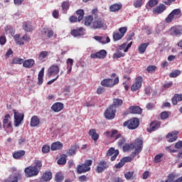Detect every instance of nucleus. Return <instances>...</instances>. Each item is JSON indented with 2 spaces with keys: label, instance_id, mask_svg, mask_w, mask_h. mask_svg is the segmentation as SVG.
<instances>
[{
  "label": "nucleus",
  "instance_id": "f257e3e1",
  "mask_svg": "<svg viewBox=\"0 0 182 182\" xmlns=\"http://www.w3.org/2000/svg\"><path fill=\"white\" fill-rule=\"evenodd\" d=\"M105 134H106L107 137H109L110 139H114V140H119L117 142V145L119 147H123V146L126 144V138L123 136L122 134L119 133V131L117 129L107 131Z\"/></svg>",
  "mask_w": 182,
  "mask_h": 182
},
{
  "label": "nucleus",
  "instance_id": "f03ea898",
  "mask_svg": "<svg viewBox=\"0 0 182 182\" xmlns=\"http://www.w3.org/2000/svg\"><path fill=\"white\" fill-rule=\"evenodd\" d=\"M139 149V152L143 150V140L141 139H135L132 144H126L123 146L124 151H129V150Z\"/></svg>",
  "mask_w": 182,
  "mask_h": 182
},
{
  "label": "nucleus",
  "instance_id": "7ed1b4c3",
  "mask_svg": "<svg viewBox=\"0 0 182 182\" xmlns=\"http://www.w3.org/2000/svg\"><path fill=\"white\" fill-rule=\"evenodd\" d=\"M124 127H127L129 130H136L140 126V121L138 118L130 119L123 124Z\"/></svg>",
  "mask_w": 182,
  "mask_h": 182
},
{
  "label": "nucleus",
  "instance_id": "20e7f679",
  "mask_svg": "<svg viewBox=\"0 0 182 182\" xmlns=\"http://www.w3.org/2000/svg\"><path fill=\"white\" fill-rule=\"evenodd\" d=\"M93 164V161L89 159L86 160L82 165H78L77 167V171L78 174H82V173H87V171H90V166Z\"/></svg>",
  "mask_w": 182,
  "mask_h": 182
},
{
  "label": "nucleus",
  "instance_id": "39448f33",
  "mask_svg": "<svg viewBox=\"0 0 182 182\" xmlns=\"http://www.w3.org/2000/svg\"><path fill=\"white\" fill-rule=\"evenodd\" d=\"M13 112L14 114V126L15 127H19L21 123L23 122L25 115L23 113L18 112L16 109H13Z\"/></svg>",
  "mask_w": 182,
  "mask_h": 182
},
{
  "label": "nucleus",
  "instance_id": "423d86ee",
  "mask_svg": "<svg viewBox=\"0 0 182 182\" xmlns=\"http://www.w3.org/2000/svg\"><path fill=\"white\" fill-rule=\"evenodd\" d=\"M127 32V27H121L119 28V32L118 31H114L113 33V40L114 42L117 41H120L124 35H126V33Z\"/></svg>",
  "mask_w": 182,
  "mask_h": 182
},
{
  "label": "nucleus",
  "instance_id": "0eeeda50",
  "mask_svg": "<svg viewBox=\"0 0 182 182\" xmlns=\"http://www.w3.org/2000/svg\"><path fill=\"white\" fill-rule=\"evenodd\" d=\"M102 86H105V87H113V86H116V85H119V77H117L113 79H105L102 81H101Z\"/></svg>",
  "mask_w": 182,
  "mask_h": 182
},
{
  "label": "nucleus",
  "instance_id": "6e6552de",
  "mask_svg": "<svg viewBox=\"0 0 182 182\" xmlns=\"http://www.w3.org/2000/svg\"><path fill=\"white\" fill-rule=\"evenodd\" d=\"M129 113H131V114H141L143 109L139 106H131L129 108V111L124 112L123 116H127Z\"/></svg>",
  "mask_w": 182,
  "mask_h": 182
},
{
  "label": "nucleus",
  "instance_id": "1a4fd4ad",
  "mask_svg": "<svg viewBox=\"0 0 182 182\" xmlns=\"http://www.w3.org/2000/svg\"><path fill=\"white\" fill-rule=\"evenodd\" d=\"M119 151L118 149H115L114 148L111 147L107 151L106 157H111L110 158L111 161H114V160L117 159V156H119Z\"/></svg>",
  "mask_w": 182,
  "mask_h": 182
},
{
  "label": "nucleus",
  "instance_id": "9d476101",
  "mask_svg": "<svg viewBox=\"0 0 182 182\" xmlns=\"http://www.w3.org/2000/svg\"><path fill=\"white\" fill-rule=\"evenodd\" d=\"M105 116L108 120L114 119L116 116V108H113V106H109V107L105 110Z\"/></svg>",
  "mask_w": 182,
  "mask_h": 182
},
{
  "label": "nucleus",
  "instance_id": "9b49d317",
  "mask_svg": "<svg viewBox=\"0 0 182 182\" xmlns=\"http://www.w3.org/2000/svg\"><path fill=\"white\" fill-rule=\"evenodd\" d=\"M142 83L143 77L139 75L135 79V82L131 87L132 92H137L141 87Z\"/></svg>",
  "mask_w": 182,
  "mask_h": 182
},
{
  "label": "nucleus",
  "instance_id": "f8f14e48",
  "mask_svg": "<svg viewBox=\"0 0 182 182\" xmlns=\"http://www.w3.org/2000/svg\"><path fill=\"white\" fill-rule=\"evenodd\" d=\"M93 29H100L105 28V20L97 16L95 17L94 21L92 22Z\"/></svg>",
  "mask_w": 182,
  "mask_h": 182
},
{
  "label": "nucleus",
  "instance_id": "ddd939ff",
  "mask_svg": "<svg viewBox=\"0 0 182 182\" xmlns=\"http://www.w3.org/2000/svg\"><path fill=\"white\" fill-rule=\"evenodd\" d=\"M169 33L171 36H181L182 27L180 26H175L169 29Z\"/></svg>",
  "mask_w": 182,
  "mask_h": 182
},
{
  "label": "nucleus",
  "instance_id": "4468645a",
  "mask_svg": "<svg viewBox=\"0 0 182 182\" xmlns=\"http://www.w3.org/2000/svg\"><path fill=\"white\" fill-rule=\"evenodd\" d=\"M59 72H60V68L56 65H51L48 70V77H52V76H57Z\"/></svg>",
  "mask_w": 182,
  "mask_h": 182
},
{
  "label": "nucleus",
  "instance_id": "2eb2a0df",
  "mask_svg": "<svg viewBox=\"0 0 182 182\" xmlns=\"http://www.w3.org/2000/svg\"><path fill=\"white\" fill-rule=\"evenodd\" d=\"M106 56H107V51H106V50H100L90 55L92 59H105Z\"/></svg>",
  "mask_w": 182,
  "mask_h": 182
},
{
  "label": "nucleus",
  "instance_id": "dca6fc26",
  "mask_svg": "<svg viewBox=\"0 0 182 182\" xmlns=\"http://www.w3.org/2000/svg\"><path fill=\"white\" fill-rule=\"evenodd\" d=\"M107 168H109V164L107 161L102 160L98 163L96 171L97 173H103V171L107 170Z\"/></svg>",
  "mask_w": 182,
  "mask_h": 182
},
{
  "label": "nucleus",
  "instance_id": "f3484780",
  "mask_svg": "<svg viewBox=\"0 0 182 182\" xmlns=\"http://www.w3.org/2000/svg\"><path fill=\"white\" fill-rule=\"evenodd\" d=\"M24 172L26 177H35L39 174V172L33 168L32 166L26 168Z\"/></svg>",
  "mask_w": 182,
  "mask_h": 182
},
{
  "label": "nucleus",
  "instance_id": "a211bd4d",
  "mask_svg": "<svg viewBox=\"0 0 182 182\" xmlns=\"http://www.w3.org/2000/svg\"><path fill=\"white\" fill-rule=\"evenodd\" d=\"M3 127L4 129H11L12 127V122H11V115L7 114L3 119Z\"/></svg>",
  "mask_w": 182,
  "mask_h": 182
},
{
  "label": "nucleus",
  "instance_id": "6ab92c4d",
  "mask_svg": "<svg viewBox=\"0 0 182 182\" xmlns=\"http://www.w3.org/2000/svg\"><path fill=\"white\" fill-rule=\"evenodd\" d=\"M139 153H140L139 149H134V151L131 154V156H126L122 158V159L124 160V162L125 164L130 163V161H133V160H134V157L139 155Z\"/></svg>",
  "mask_w": 182,
  "mask_h": 182
},
{
  "label": "nucleus",
  "instance_id": "aec40b11",
  "mask_svg": "<svg viewBox=\"0 0 182 182\" xmlns=\"http://www.w3.org/2000/svg\"><path fill=\"white\" fill-rule=\"evenodd\" d=\"M177 134H178V132H177V131H173L172 132H169L166 135V139H168V141L169 143H173V141H176V140H177V139H178Z\"/></svg>",
  "mask_w": 182,
  "mask_h": 182
},
{
  "label": "nucleus",
  "instance_id": "412c9836",
  "mask_svg": "<svg viewBox=\"0 0 182 182\" xmlns=\"http://www.w3.org/2000/svg\"><path fill=\"white\" fill-rule=\"evenodd\" d=\"M25 154H26V151H25V150L16 151L13 153V159L15 160H21Z\"/></svg>",
  "mask_w": 182,
  "mask_h": 182
},
{
  "label": "nucleus",
  "instance_id": "4be33fe9",
  "mask_svg": "<svg viewBox=\"0 0 182 182\" xmlns=\"http://www.w3.org/2000/svg\"><path fill=\"white\" fill-rule=\"evenodd\" d=\"M161 123L159 121H154L150 124V127L148 129V132L149 133H151V132H155V130H157L160 128Z\"/></svg>",
  "mask_w": 182,
  "mask_h": 182
},
{
  "label": "nucleus",
  "instance_id": "5701e85b",
  "mask_svg": "<svg viewBox=\"0 0 182 182\" xmlns=\"http://www.w3.org/2000/svg\"><path fill=\"white\" fill-rule=\"evenodd\" d=\"M94 39H95V41H97L100 43H102L103 45L110 43V38H109L108 36H95L94 37Z\"/></svg>",
  "mask_w": 182,
  "mask_h": 182
},
{
  "label": "nucleus",
  "instance_id": "b1692460",
  "mask_svg": "<svg viewBox=\"0 0 182 182\" xmlns=\"http://www.w3.org/2000/svg\"><path fill=\"white\" fill-rule=\"evenodd\" d=\"M51 109L55 113H58L63 110V103H61V102L54 103L51 107Z\"/></svg>",
  "mask_w": 182,
  "mask_h": 182
},
{
  "label": "nucleus",
  "instance_id": "393cba45",
  "mask_svg": "<svg viewBox=\"0 0 182 182\" xmlns=\"http://www.w3.org/2000/svg\"><path fill=\"white\" fill-rule=\"evenodd\" d=\"M88 134L95 142H97V140H99V134H97V132H96V129H90L88 132Z\"/></svg>",
  "mask_w": 182,
  "mask_h": 182
},
{
  "label": "nucleus",
  "instance_id": "a878e982",
  "mask_svg": "<svg viewBox=\"0 0 182 182\" xmlns=\"http://www.w3.org/2000/svg\"><path fill=\"white\" fill-rule=\"evenodd\" d=\"M34 65L35 60L33 59L25 60L24 61H23V67L27 69H31V68H33V66Z\"/></svg>",
  "mask_w": 182,
  "mask_h": 182
},
{
  "label": "nucleus",
  "instance_id": "bb28decb",
  "mask_svg": "<svg viewBox=\"0 0 182 182\" xmlns=\"http://www.w3.org/2000/svg\"><path fill=\"white\" fill-rule=\"evenodd\" d=\"M52 151H56V150H62L63 149V144L60 141L53 142L50 146Z\"/></svg>",
  "mask_w": 182,
  "mask_h": 182
},
{
  "label": "nucleus",
  "instance_id": "cd10ccee",
  "mask_svg": "<svg viewBox=\"0 0 182 182\" xmlns=\"http://www.w3.org/2000/svg\"><path fill=\"white\" fill-rule=\"evenodd\" d=\"M41 124V119H39V117L38 116L35 115L31 117L30 126L31 127H36L37 126H39Z\"/></svg>",
  "mask_w": 182,
  "mask_h": 182
},
{
  "label": "nucleus",
  "instance_id": "c85d7f7f",
  "mask_svg": "<svg viewBox=\"0 0 182 182\" xmlns=\"http://www.w3.org/2000/svg\"><path fill=\"white\" fill-rule=\"evenodd\" d=\"M70 34L72 35V36H74L75 38L83 36V27L72 30Z\"/></svg>",
  "mask_w": 182,
  "mask_h": 182
},
{
  "label": "nucleus",
  "instance_id": "c756f323",
  "mask_svg": "<svg viewBox=\"0 0 182 182\" xmlns=\"http://www.w3.org/2000/svg\"><path fill=\"white\" fill-rule=\"evenodd\" d=\"M178 102H182V94H175L171 99V102L173 106H177Z\"/></svg>",
  "mask_w": 182,
  "mask_h": 182
},
{
  "label": "nucleus",
  "instance_id": "7c9ffc66",
  "mask_svg": "<svg viewBox=\"0 0 182 182\" xmlns=\"http://www.w3.org/2000/svg\"><path fill=\"white\" fill-rule=\"evenodd\" d=\"M23 29L26 32H32V31H33V26L31 21L24 22L23 23Z\"/></svg>",
  "mask_w": 182,
  "mask_h": 182
},
{
  "label": "nucleus",
  "instance_id": "2f4dec72",
  "mask_svg": "<svg viewBox=\"0 0 182 182\" xmlns=\"http://www.w3.org/2000/svg\"><path fill=\"white\" fill-rule=\"evenodd\" d=\"M123 105V100L120 98H114L113 103L110 106H112V109H116V107H120Z\"/></svg>",
  "mask_w": 182,
  "mask_h": 182
},
{
  "label": "nucleus",
  "instance_id": "473e14b6",
  "mask_svg": "<svg viewBox=\"0 0 182 182\" xmlns=\"http://www.w3.org/2000/svg\"><path fill=\"white\" fill-rule=\"evenodd\" d=\"M33 165L32 167L39 173L42 168V161L36 159L33 161Z\"/></svg>",
  "mask_w": 182,
  "mask_h": 182
},
{
  "label": "nucleus",
  "instance_id": "72a5a7b5",
  "mask_svg": "<svg viewBox=\"0 0 182 182\" xmlns=\"http://www.w3.org/2000/svg\"><path fill=\"white\" fill-rule=\"evenodd\" d=\"M45 75V68H43L38 75V85H42L43 83V76Z\"/></svg>",
  "mask_w": 182,
  "mask_h": 182
},
{
  "label": "nucleus",
  "instance_id": "f704fd0d",
  "mask_svg": "<svg viewBox=\"0 0 182 182\" xmlns=\"http://www.w3.org/2000/svg\"><path fill=\"white\" fill-rule=\"evenodd\" d=\"M41 178L42 180L44 181V182L50 181V180H52V172L50 171L44 172L43 173Z\"/></svg>",
  "mask_w": 182,
  "mask_h": 182
},
{
  "label": "nucleus",
  "instance_id": "c9c22d12",
  "mask_svg": "<svg viewBox=\"0 0 182 182\" xmlns=\"http://www.w3.org/2000/svg\"><path fill=\"white\" fill-rule=\"evenodd\" d=\"M164 11H166V5L160 4L154 9V14H162V12H164Z\"/></svg>",
  "mask_w": 182,
  "mask_h": 182
},
{
  "label": "nucleus",
  "instance_id": "e433bc0d",
  "mask_svg": "<svg viewBox=\"0 0 182 182\" xmlns=\"http://www.w3.org/2000/svg\"><path fill=\"white\" fill-rule=\"evenodd\" d=\"M49 56V52L48 51H41L38 55V60L41 62H45V59Z\"/></svg>",
  "mask_w": 182,
  "mask_h": 182
},
{
  "label": "nucleus",
  "instance_id": "4c0bfd02",
  "mask_svg": "<svg viewBox=\"0 0 182 182\" xmlns=\"http://www.w3.org/2000/svg\"><path fill=\"white\" fill-rule=\"evenodd\" d=\"M122 4H114L110 6L109 9L111 12H117L122 9Z\"/></svg>",
  "mask_w": 182,
  "mask_h": 182
},
{
  "label": "nucleus",
  "instance_id": "58836bf2",
  "mask_svg": "<svg viewBox=\"0 0 182 182\" xmlns=\"http://www.w3.org/2000/svg\"><path fill=\"white\" fill-rule=\"evenodd\" d=\"M126 53L117 50L112 55V59H120V58H124Z\"/></svg>",
  "mask_w": 182,
  "mask_h": 182
},
{
  "label": "nucleus",
  "instance_id": "ea45409f",
  "mask_svg": "<svg viewBox=\"0 0 182 182\" xmlns=\"http://www.w3.org/2000/svg\"><path fill=\"white\" fill-rule=\"evenodd\" d=\"M149 43H141L139 48V53L143 54L144 53V52H146V50L147 49V46H149Z\"/></svg>",
  "mask_w": 182,
  "mask_h": 182
},
{
  "label": "nucleus",
  "instance_id": "a19ab883",
  "mask_svg": "<svg viewBox=\"0 0 182 182\" xmlns=\"http://www.w3.org/2000/svg\"><path fill=\"white\" fill-rule=\"evenodd\" d=\"M93 22V16H87L85 17L84 23L85 26H90Z\"/></svg>",
  "mask_w": 182,
  "mask_h": 182
},
{
  "label": "nucleus",
  "instance_id": "79ce46f5",
  "mask_svg": "<svg viewBox=\"0 0 182 182\" xmlns=\"http://www.w3.org/2000/svg\"><path fill=\"white\" fill-rule=\"evenodd\" d=\"M171 14L175 18H180L182 15L181 10H180V9L173 10Z\"/></svg>",
  "mask_w": 182,
  "mask_h": 182
},
{
  "label": "nucleus",
  "instance_id": "37998d69",
  "mask_svg": "<svg viewBox=\"0 0 182 182\" xmlns=\"http://www.w3.org/2000/svg\"><path fill=\"white\" fill-rule=\"evenodd\" d=\"M76 151H77V146L74 145L71 149L67 151V154H68V156H75V154H76Z\"/></svg>",
  "mask_w": 182,
  "mask_h": 182
},
{
  "label": "nucleus",
  "instance_id": "c03bdc74",
  "mask_svg": "<svg viewBox=\"0 0 182 182\" xmlns=\"http://www.w3.org/2000/svg\"><path fill=\"white\" fill-rule=\"evenodd\" d=\"M77 16H78V22H80L85 18V11L83 9H78L76 11Z\"/></svg>",
  "mask_w": 182,
  "mask_h": 182
},
{
  "label": "nucleus",
  "instance_id": "a18cd8bd",
  "mask_svg": "<svg viewBox=\"0 0 182 182\" xmlns=\"http://www.w3.org/2000/svg\"><path fill=\"white\" fill-rule=\"evenodd\" d=\"M68 156L66 154H63L58 160V164L59 166H65L66 164V158Z\"/></svg>",
  "mask_w": 182,
  "mask_h": 182
},
{
  "label": "nucleus",
  "instance_id": "49530a36",
  "mask_svg": "<svg viewBox=\"0 0 182 182\" xmlns=\"http://www.w3.org/2000/svg\"><path fill=\"white\" fill-rule=\"evenodd\" d=\"M65 179V176L62 172H58L55 176V180L56 182H62Z\"/></svg>",
  "mask_w": 182,
  "mask_h": 182
},
{
  "label": "nucleus",
  "instance_id": "de8ad7c7",
  "mask_svg": "<svg viewBox=\"0 0 182 182\" xmlns=\"http://www.w3.org/2000/svg\"><path fill=\"white\" fill-rule=\"evenodd\" d=\"M164 156V153H161L159 154H156L154 159V163H160L161 162V159Z\"/></svg>",
  "mask_w": 182,
  "mask_h": 182
},
{
  "label": "nucleus",
  "instance_id": "09e8293b",
  "mask_svg": "<svg viewBox=\"0 0 182 182\" xmlns=\"http://www.w3.org/2000/svg\"><path fill=\"white\" fill-rule=\"evenodd\" d=\"M23 64V59L19 58H14L11 62L12 65H22Z\"/></svg>",
  "mask_w": 182,
  "mask_h": 182
},
{
  "label": "nucleus",
  "instance_id": "8fccbe9b",
  "mask_svg": "<svg viewBox=\"0 0 182 182\" xmlns=\"http://www.w3.org/2000/svg\"><path fill=\"white\" fill-rule=\"evenodd\" d=\"M180 75H181V71L176 70L169 74V77H177V76H180Z\"/></svg>",
  "mask_w": 182,
  "mask_h": 182
},
{
  "label": "nucleus",
  "instance_id": "3c124183",
  "mask_svg": "<svg viewBox=\"0 0 182 182\" xmlns=\"http://www.w3.org/2000/svg\"><path fill=\"white\" fill-rule=\"evenodd\" d=\"M156 69H157V67L155 65H149L146 68V71L148 73H154V72H156Z\"/></svg>",
  "mask_w": 182,
  "mask_h": 182
},
{
  "label": "nucleus",
  "instance_id": "603ef678",
  "mask_svg": "<svg viewBox=\"0 0 182 182\" xmlns=\"http://www.w3.org/2000/svg\"><path fill=\"white\" fill-rule=\"evenodd\" d=\"M49 151H50V146L46 144L43 145L42 147V153H43V154H46L49 153Z\"/></svg>",
  "mask_w": 182,
  "mask_h": 182
},
{
  "label": "nucleus",
  "instance_id": "864d4df0",
  "mask_svg": "<svg viewBox=\"0 0 182 182\" xmlns=\"http://www.w3.org/2000/svg\"><path fill=\"white\" fill-rule=\"evenodd\" d=\"M142 5H143V0H135L134 1V8H141Z\"/></svg>",
  "mask_w": 182,
  "mask_h": 182
},
{
  "label": "nucleus",
  "instance_id": "5fc2aeb1",
  "mask_svg": "<svg viewBox=\"0 0 182 182\" xmlns=\"http://www.w3.org/2000/svg\"><path fill=\"white\" fill-rule=\"evenodd\" d=\"M4 182H18V177L14 176H9Z\"/></svg>",
  "mask_w": 182,
  "mask_h": 182
},
{
  "label": "nucleus",
  "instance_id": "6e6d98bb",
  "mask_svg": "<svg viewBox=\"0 0 182 182\" xmlns=\"http://www.w3.org/2000/svg\"><path fill=\"white\" fill-rule=\"evenodd\" d=\"M5 31L6 32V33H9L10 35L15 34V30H14V28H12V27H11V26H6L5 28Z\"/></svg>",
  "mask_w": 182,
  "mask_h": 182
},
{
  "label": "nucleus",
  "instance_id": "4d7b16f0",
  "mask_svg": "<svg viewBox=\"0 0 182 182\" xmlns=\"http://www.w3.org/2000/svg\"><path fill=\"white\" fill-rule=\"evenodd\" d=\"M125 164H125L124 161L123 160V159H122L118 164L114 165V168H122V167H123V166H124Z\"/></svg>",
  "mask_w": 182,
  "mask_h": 182
},
{
  "label": "nucleus",
  "instance_id": "13d9d810",
  "mask_svg": "<svg viewBox=\"0 0 182 182\" xmlns=\"http://www.w3.org/2000/svg\"><path fill=\"white\" fill-rule=\"evenodd\" d=\"M174 16H173L172 15H171V14L170 13L168 15V16L166 18V19H165V22L166 23H171V22H173V19H174Z\"/></svg>",
  "mask_w": 182,
  "mask_h": 182
},
{
  "label": "nucleus",
  "instance_id": "bf43d9fd",
  "mask_svg": "<svg viewBox=\"0 0 182 182\" xmlns=\"http://www.w3.org/2000/svg\"><path fill=\"white\" fill-rule=\"evenodd\" d=\"M62 8H63V11H68V9H69V6H70V5L69 4V1H63L62 3Z\"/></svg>",
  "mask_w": 182,
  "mask_h": 182
},
{
  "label": "nucleus",
  "instance_id": "052dcab7",
  "mask_svg": "<svg viewBox=\"0 0 182 182\" xmlns=\"http://www.w3.org/2000/svg\"><path fill=\"white\" fill-rule=\"evenodd\" d=\"M157 4H159V1L157 0H149L148 3L149 6H150V8L156 6Z\"/></svg>",
  "mask_w": 182,
  "mask_h": 182
},
{
  "label": "nucleus",
  "instance_id": "680f3d73",
  "mask_svg": "<svg viewBox=\"0 0 182 182\" xmlns=\"http://www.w3.org/2000/svg\"><path fill=\"white\" fill-rule=\"evenodd\" d=\"M161 120H166V119H168V112H163L161 113Z\"/></svg>",
  "mask_w": 182,
  "mask_h": 182
},
{
  "label": "nucleus",
  "instance_id": "e2e57ef3",
  "mask_svg": "<svg viewBox=\"0 0 182 182\" xmlns=\"http://www.w3.org/2000/svg\"><path fill=\"white\" fill-rule=\"evenodd\" d=\"M175 149L177 150H181L182 151V141H178L175 144Z\"/></svg>",
  "mask_w": 182,
  "mask_h": 182
},
{
  "label": "nucleus",
  "instance_id": "0e129e2a",
  "mask_svg": "<svg viewBox=\"0 0 182 182\" xmlns=\"http://www.w3.org/2000/svg\"><path fill=\"white\" fill-rule=\"evenodd\" d=\"M69 21L71 22V23H73L75 22H79V18L75 16H71L69 18Z\"/></svg>",
  "mask_w": 182,
  "mask_h": 182
},
{
  "label": "nucleus",
  "instance_id": "69168bd1",
  "mask_svg": "<svg viewBox=\"0 0 182 182\" xmlns=\"http://www.w3.org/2000/svg\"><path fill=\"white\" fill-rule=\"evenodd\" d=\"M6 43V37L5 36H0V45L4 46Z\"/></svg>",
  "mask_w": 182,
  "mask_h": 182
},
{
  "label": "nucleus",
  "instance_id": "338daca9",
  "mask_svg": "<svg viewBox=\"0 0 182 182\" xmlns=\"http://www.w3.org/2000/svg\"><path fill=\"white\" fill-rule=\"evenodd\" d=\"M133 174H134V173L133 171L127 172V173H125V178H127V180H130V178H132V177H133Z\"/></svg>",
  "mask_w": 182,
  "mask_h": 182
},
{
  "label": "nucleus",
  "instance_id": "774afa93",
  "mask_svg": "<svg viewBox=\"0 0 182 182\" xmlns=\"http://www.w3.org/2000/svg\"><path fill=\"white\" fill-rule=\"evenodd\" d=\"M171 86H173V82L170 81L164 85V89H170V87H171Z\"/></svg>",
  "mask_w": 182,
  "mask_h": 182
}]
</instances>
